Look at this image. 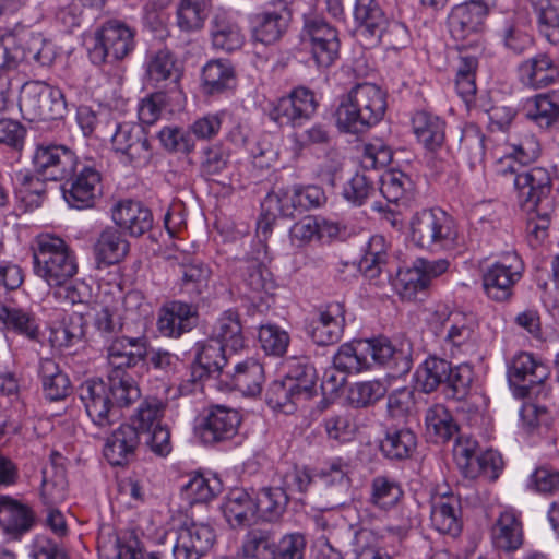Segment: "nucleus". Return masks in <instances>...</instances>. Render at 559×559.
Returning a JSON list of instances; mask_svg holds the SVG:
<instances>
[{"mask_svg":"<svg viewBox=\"0 0 559 559\" xmlns=\"http://www.w3.org/2000/svg\"><path fill=\"white\" fill-rule=\"evenodd\" d=\"M386 107V94L378 85L358 83L341 97L334 112L336 126L344 133H365L383 119Z\"/></svg>","mask_w":559,"mask_h":559,"instance_id":"1","label":"nucleus"},{"mask_svg":"<svg viewBox=\"0 0 559 559\" xmlns=\"http://www.w3.org/2000/svg\"><path fill=\"white\" fill-rule=\"evenodd\" d=\"M34 273L50 287L66 285L78 272L76 259L67 242L50 233L37 235L32 243Z\"/></svg>","mask_w":559,"mask_h":559,"instance_id":"2","label":"nucleus"},{"mask_svg":"<svg viewBox=\"0 0 559 559\" xmlns=\"http://www.w3.org/2000/svg\"><path fill=\"white\" fill-rule=\"evenodd\" d=\"M306 537L301 533L280 535L269 526L251 527L242 539L245 559H304Z\"/></svg>","mask_w":559,"mask_h":559,"instance_id":"3","label":"nucleus"},{"mask_svg":"<svg viewBox=\"0 0 559 559\" xmlns=\"http://www.w3.org/2000/svg\"><path fill=\"white\" fill-rule=\"evenodd\" d=\"M418 388L424 393H431L439 386L448 397L464 400L473 382V369L468 365L453 367L450 361L430 356L416 370Z\"/></svg>","mask_w":559,"mask_h":559,"instance_id":"4","label":"nucleus"},{"mask_svg":"<svg viewBox=\"0 0 559 559\" xmlns=\"http://www.w3.org/2000/svg\"><path fill=\"white\" fill-rule=\"evenodd\" d=\"M19 107L22 117L28 121L58 120L67 112L61 90L39 81L26 82L21 86Z\"/></svg>","mask_w":559,"mask_h":559,"instance_id":"5","label":"nucleus"},{"mask_svg":"<svg viewBox=\"0 0 559 559\" xmlns=\"http://www.w3.org/2000/svg\"><path fill=\"white\" fill-rule=\"evenodd\" d=\"M359 352L366 356L368 369L373 365L389 369L390 376L400 378L407 374L413 366V344L407 338L393 343L386 337L360 340Z\"/></svg>","mask_w":559,"mask_h":559,"instance_id":"6","label":"nucleus"},{"mask_svg":"<svg viewBox=\"0 0 559 559\" xmlns=\"http://www.w3.org/2000/svg\"><path fill=\"white\" fill-rule=\"evenodd\" d=\"M411 228L414 243L431 251L444 248L456 236L453 218L439 207L416 213Z\"/></svg>","mask_w":559,"mask_h":559,"instance_id":"7","label":"nucleus"},{"mask_svg":"<svg viewBox=\"0 0 559 559\" xmlns=\"http://www.w3.org/2000/svg\"><path fill=\"white\" fill-rule=\"evenodd\" d=\"M550 374V369L533 354L520 352L508 364V380L516 397H531Z\"/></svg>","mask_w":559,"mask_h":559,"instance_id":"8","label":"nucleus"},{"mask_svg":"<svg viewBox=\"0 0 559 559\" xmlns=\"http://www.w3.org/2000/svg\"><path fill=\"white\" fill-rule=\"evenodd\" d=\"M34 173L51 181H61L79 166L72 150L64 145L40 143L32 156Z\"/></svg>","mask_w":559,"mask_h":559,"instance_id":"9","label":"nucleus"},{"mask_svg":"<svg viewBox=\"0 0 559 559\" xmlns=\"http://www.w3.org/2000/svg\"><path fill=\"white\" fill-rule=\"evenodd\" d=\"M62 181V195L71 207L83 210L94 206L100 194V174L95 167L79 163L75 170Z\"/></svg>","mask_w":559,"mask_h":559,"instance_id":"10","label":"nucleus"},{"mask_svg":"<svg viewBox=\"0 0 559 559\" xmlns=\"http://www.w3.org/2000/svg\"><path fill=\"white\" fill-rule=\"evenodd\" d=\"M318 103L312 91L306 87L294 88L288 96L271 104L269 117L278 126L298 127L316 112Z\"/></svg>","mask_w":559,"mask_h":559,"instance_id":"11","label":"nucleus"},{"mask_svg":"<svg viewBox=\"0 0 559 559\" xmlns=\"http://www.w3.org/2000/svg\"><path fill=\"white\" fill-rule=\"evenodd\" d=\"M111 145L115 153L135 167L145 166L153 156L146 131L141 124L130 122L117 124Z\"/></svg>","mask_w":559,"mask_h":559,"instance_id":"12","label":"nucleus"},{"mask_svg":"<svg viewBox=\"0 0 559 559\" xmlns=\"http://www.w3.org/2000/svg\"><path fill=\"white\" fill-rule=\"evenodd\" d=\"M240 423L238 411L224 405H212L198 425L197 433L202 443L213 445L233 439Z\"/></svg>","mask_w":559,"mask_h":559,"instance_id":"13","label":"nucleus"},{"mask_svg":"<svg viewBox=\"0 0 559 559\" xmlns=\"http://www.w3.org/2000/svg\"><path fill=\"white\" fill-rule=\"evenodd\" d=\"M175 559H202L215 543L214 528L204 523L185 522L176 531Z\"/></svg>","mask_w":559,"mask_h":559,"instance_id":"14","label":"nucleus"},{"mask_svg":"<svg viewBox=\"0 0 559 559\" xmlns=\"http://www.w3.org/2000/svg\"><path fill=\"white\" fill-rule=\"evenodd\" d=\"M513 186L518 192V201L524 211L544 203L546 210L550 206L551 179L548 171L542 167H534L516 174Z\"/></svg>","mask_w":559,"mask_h":559,"instance_id":"15","label":"nucleus"},{"mask_svg":"<svg viewBox=\"0 0 559 559\" xmlns=\"http://www.w3.org/2000/svg\"><path fill=\"white\" fill-rule=\"evenodd\" d=\"M79 395L94 425L105 428L118 419L119 414L110 402L106 381L102 379L84 381L79 389Z\"/></svg>","mask_w":559,"mask_h":559,"instance_id":"16","label":"nucleus"},{"mask_svg":"<svg viewBox=\"0 0 559 559\" xmlns=\"http://www.w3.org/2000/svg\"><path fill=\"white\" fill-rule=\"evenodd\" d=\"M226 347L219 341L210 338L200 344L194 360L190 367L189 382L198 384L209 378L218 379L225 377L227 367Z\"/></svg>","mask_w":559,"mask_h":559,"instance_id":"17","label":"nucleus"},{"mask_svg":"<svg viewBox=\"0 0 559 559\" xmlns=\"http://www.w3.org/2000/svg\"><path fill=\"white\" fill-rule=\"evenodd\" d=\"M198 307L180 301H167L159 309L157 326L164 336L178 338L197 326Z\"/></svg>","mask_w":559,"mask_h":559,"instance_id":"18","label":"nucleus"},{"mask_svg":"<svg viewBox=\"0 0 559 559\" xmlns=\"http://www.w3.org/2000/svg\"><path fill=\"white\" fill-rule=\"evenodd\" d=\"M344 308L340 302H333L320 309L308 328L311 340L320 346L337 343L344 331Z\"/></svg>","mask_w":559,"mask_h":559,"instance_id":"19","label":"nucleus"},{"mask_svg":"<svg viewBox=\"0 0 559 559\" xmlns=\"http://www.w3.org/2000/svg\"><path fill=\"white\" fill-rule=\"evenodd\" d=\"M110 371H126L145 362L148 355L145 337L120 336L110 341L106 348Z\"/></svg>","mask_w":559,"mask_h":559,"instance_id":"20","label":"nucleus"},{"mask_svg":"<svg viewBox=\"0 0 559 559\" xmlns=\"http://www.w3.org/2000/svg\"><path fill=\"white\" fill-rule=\"evenodd\" d=\"M140 432L134 425L122 424L107 438L104 456L112 466H122L135 457Z\"/></svg>","mask_w":559,"mask_h":559,"instance_id":"21","label":"nucleus"},{"mask_svg":"<svg viewBox=\"0 0 559 559\" xmlns=\"http://www.w3.org/2000/svg\"><path fill=\"white\" fill-rule=\"evenodd\" d=\"M115 224L131 237H140L153 227V215L143 203L122 200L111 210Z\"/></svg>","mask_w":559,"mask_h":559,"instance_id":"22","label":"nucleus"},{"mask_svg":"<svg viewBox=\"0 0 559 559\" xmlns=\"http://www.w3.org/2000/svg\"><path fill=\"white\" fill-rule=\"evenodd\" d=\"M273 9L265 8L248 16L249 29L252 35H285L292 22V12L285 0L271 3Z\"/></svg>","mask_w":559,"mask_h":559,"instance_id":"23","label":"nucleus"},{"mask_svg":"<svg viewBox=\"0 0 559 559\" xmlns=\"http://www.w3.org/2000/svg\"><path fill=\"white\" fill-rule=\"evenodd\" d=\"M354 16L360 26L371 35H384L385 33L401 35L408 33L405 24L392 20L389 21L376 0H356Z\"/></svg>","mask_w":559,"mask_h":559,"instance_id":"24","label":"nucleus"},{"mask_svg":"<svg viewBox=\"0 0 559 559\" xmlns=\"http://www.w3.org/2000/svg\"><path fill=\"white\" fill-rule=\"evenodd\" d=\"M264 381V369L255 360L237 364L233 372L227 371L221 385L226 390H237L245 395L255 396L261 393Z\"/></svg>","mask_w":559,"mask_h":559,"instance_id":"25","label":"nucleus"},{"mask_svg":"<svg viewBox=\"0 0 559 559\" xmlns=\"http://www.w3.org/2000/svg\"><path fill=\"white\" fill-rule=\"evenodd\" d=\"M520 278L519 271L512 270L511 265L497 262L484 273L483 285L490 299L501 302L510 299L512 288Z\"/></svg>","mask_w":559,"mask_h":559,"instance_id":"26","label":"nucleus"},{"mask_svg":"<svg viewBox=\"0 0 559 559\" xmlns=\"http://www.w3.org/2000/svg\"><path fill=\"white\" fill-rule=\"evenodd\" d=\"M0 524L8 535L19 538L33 526L34 514L27 506L8 496H0Z\"/></svg>","mask_w":559,"mask_h":559,"instance_id":"27","label":"nucleus"},{"mask_svg":"<svg viewBox=\"0 0 559 559\" xmlns=\"http://www.w3.org/2000/svg\"><path fill=\"white\" fill-rule=\"evenodd\" d=\"M492 542L497 549L513 552L524 542L522 522L513 510L503 511L492 527Z\"/></svg>","mask_w":559,"mask_h":559,"instance_id":"28","label":"nucleus"},{"mask_svg":"<svg viewBox=\"0 0 559 559\" xmlns=\"http://www.w3.org/2000/svg\"><path fill=\"white\" fill-rule=\"evenodd\" d=\"M460 507V500L453 495L435 499L430 512L432 526L441 534L459 535L462 530Z\"/></svg>","mask_w":559,"mask_h":559,"instance_id":"29","label":"nucleus"},{"mask_svg":"<svg viewBox=\"0 0 559 559\" xmlns=\"http://www.w3.org/2000/svg\"><path fill=\"white\" fill-rule=\"evenodd\" d=\"M234 67L222 59L210 60L202 69V91L206 95H217L236 86Z\"/></svg>","mask_w":559,"mask_h":559,"instance_id":"30","label":"nucleus"},{"mask_svg":"<svg viewBox=\"0 0 559 559\" xmlns=\"http://www.w3.org/2000/svg\"><path fill=\"white\" fill-rule=\"evenodd\" d=\"M417 140L428 151L440 148L445 139V122L428 111H417L412 119Z\"/></svg>","mask_w":559,"mask_h":559,"instance_id":"31","label":"nucleus"},{"mask_svg":"<svg viewBox=\"0 0 559 559\" xmlns=\"http://www.w3.org/2000/svg\"><path fill=\"white\" fill-rule=\"evenodd\" d=\"M426 432L431 442L445 443L459 432V426L449 409L435 404L426 411Z\"/></svg>","mask_w":559,"mask_h":559,"instance_id":"32","label":"nucleus"},{"mask_svg":"<svg viewBox=\"0 0 559 559\" xmlns=\"http://www.w3.org/2000/svg\"><path fill=\"white\" fill-rule=\"evenodd\" d=\"M416 447L417 437L408 428H389L379 444L380 452L390 461L411 457Z\"/></svg>","mask_w":559,"mask_h":559,"instance_id":"33","label":"nucleus"},{"mask_svg":"<svg viewBox=\"0 0 559 559\" xmlns=\"http://www.w3.org/2000/svg\"><path fill=\"white\" fill-rule=\"evenodd\" d=\"M284 379L294 386L297 396L304 402L317 395V370L307 359H293Z\"/></svg>","mask_w":559,"mask_h":559,"instance_id":"34","label":"nucleus"},{"mask_svg":"<svg viewBox=\"0 0 559 559\" xmlns=\"http://www.w3.org/2000/svg\"><path fill=\"white\" fill-rule=\"evenodd\" d=\"M486 8L480 2H472L455 8L448 17L450 32L471 35L484 32Z\"/></svg>","mask_w":559,"mask_h":559,"instance_id":"35","label":"nucleus"},{"mask_svg":"<svg viewBox=\"0 0 559 559\" xmlns=\"http://www.w3.org/2000/svg\"><path fill=\"white\" fill-rule=\"evenodd\" d=\"M39 376L45 396L50 401L66 399L72 391L71 382L59 365L50 359L44 358L39 364Z\"/></svg>","mask_w":559,"mask_h":559,"instance_id":"36","label":"nucleus"},{"mask_svg":"<svg viewBox=\"0 0 559 559\" xmlns=\"http://www.w3.org/2000/svg\"><path fill=\"white\" fill-rule=\"evenodd\" d=\"M223 512L233 527L250 524L258 516L253 496L242 489H236L229 493Z\"/></svg>","mask_w":559,"mask_h":559,"instance_id":"37","label":"nucleus"},{"mask_svg":"<svg viewBox=\"0 0 559 559\" xmlns=\"http://www.w3.org/2000/svg\"><path fill=\"white\" fill-rule=\"evenodd\" d=\"M526 117L542 128L559 121V90L535 95L525 105Z\"/></svg>","mask_w":559,"mask_h":559,"instance_id":"38","label":"nucleus"},{"mask_svg":"<svg viewBox=\"0 0 559 559\" xmlns=\"http://www.w3.org/2000/svg\"><path fill=\"white\" fill-rule=\"evenodd\" d=\"M94 251L98 264L111 265L120 262L127 255L129 242L118 229L108 227L100 233Z\"/></svg>","mask_w":559,"mask_h":559,"instance_id":"39","label":"nucleus"},{"mask_svg":"<svg viewBox=\"0 0 559 559\" xmlns=\"http://www.w3.org/2000/svg\"><path fill=\"white\" fill-rule=\"evenodd\" d=\"M106 383L110 402L117 414L120 408L130 406L141 396L139 386L127 371H110Z\"/></svg>","mask_w":559,"mask_h":559,"instance_id":"40","label":"nucleus"},{"mask_svg":"<svg viewBox=\"0 0 559 559\" xmlns=\"http://www.w3.org/2000/svg\"><path fill=\"white\" fill-rule=\"evenodd\" d=\"M211 338L219 341L221 344L233 352L242 349L246 345V338L239 314L233 310L225 311L215 323Z\"/></svg>","mask_w":559,"mask_h":559,"instance_id":"41","label":"nucleus"},{"mask_svg":"<svg viewBox=\"0 0 559 559\" xmlns=\"http://www.w3.org/2000/svg\"><path fill=\"white\" fill-rule=\"evenodd\" d=\"M258 516L264 521H276L285 512L289 502L288 496L281 488L263 487L254 493Z\"/></svg>","mask_w":559,"mask_h":559,"instance_id":"42","label":"nucleus"},{"mask_svg":"<svg viewBox=\"0 0 559 559\" xmlns=\"http://www.w3.org/2000/svg\"><path fill=\"white\" fill-rule=\"evenodd\" d=\"M403 496L404 491L396 479L379 475L371 480L368 501L379 509L389 510L395 507Z\"/></svg>","mask_w":559,"mask_h":559,"instance_id":"43","label":"nucleus"},{"mask_svg":"<svg viewBox=\"0 0 559 559\" xmlns=\"http://www.w3.org/2000/svg\"><path fill=\"white\" fill-rule=\"evenodd\" d=\"M555 73L554 62L546 55H538L520 67L521 81L534 88H542L551 84L555 80Z\"/></svg>","mask_w":559,"mask_h":559,"instance_id":"44","label":"nucleus"},{"mask_svg":"<svg viewBox=\"0 0 559 559\" xmlns=\"http://www.w3.org/2000/svg\"><path fill=\"white\" fill-rule=\"evenodd\" d=\"M41 499L46 507L63 502L68 496V480L63 467L51 465L43 471Z\"/></svg>","mask_w":559,"mask_h":559,"instance_id":"45","label":"nucleus"},{"mask_svg":"<svg viewBox=\"0 0 559 559\" xmlns=\"http://www.w3.org/2000/svg\"><path fill=\"white\" fill-rule=\"evenodd\" d=\"M265 401L267 405L276 411L285 414H292L296 408L304 403L294 391V386L289 384L284 378L273 381L265 393Z\"/></svg>","mask_w":559,"mask_h":559,"instance_id":"46","label":"nucleus"},{"mask_svg":"<svg viewBox=\"0 0 559 559\" xmlns=\"http://www.w3.org/2000/svg\"><path fill=\"white\" fill-rule=\"evenodd\" d=\"M207 17V0H180L177 24L186 33L199 32Z\"/></svg>","mask_w":559,"mask_h":559,"instance_id":"47","label":"nucleus"},{"mask_svg":"<svg viewBox=\"0 0 559 559\" xmlns=\"http://www.w3.org/2000/svg\"><path fill=\"white\" fill-rule=\"evenodd\" d=\"M146 76L152 82L179 79V71L173 53L168 49L152 52L146 61Z\"/></svg>","mask_w":559,"mask_h":559,"instance_id":"48","label":"nucleus"},{"mask_svg":"<svg viewBox=\"0 0 559 559\" xmlns=\"http://www.w3.org/2000/svg\"><path fill=\"white\" fill-rule=\"evenodd\" d=\"M459 153L468 162L471 167L484 160L486 154L485 135L477 126L467 124L462 130Z\"/></svg>","mask_w":559,"mask_h":559,"instance_id":"49","label":"nucleus"},{"mask_svg":"<svg viewBox=\"0 0 559 559\" xmlns=\"http://www.w3.org/2000/svg\"><path fill=\"white\" fill-rule=\"evenodd\" d=\"M242 282L245 286L254 294L264 293L271 295L275 287L270 270L255 259L246 262Z\"/></svg>","mask_w":559,"mask_h":559,"instance_id":"50","label":"nucleus"},{"mask_svg":"<svg viewBox=\"0 0 559 559\" xmlns=\"http://www.w3.org/2000/svg\"><path fill=\"white\" fill-rule=\"evenodd\" d=\"M359 349L360 340L341 345L333 356V366L346 374L367 370L366 356Z\"/></svg>","mask_w":559,"mask_h":559,"instance_id":"51","label":"nucleus"},{"mask_svg":"<svg viewBox=\"0 0 559 559\" xmlns=\"http://www.w3.org/2000/svg\"><path fill=\"white\" fill-rule=\"evenodd\" d=\"M0 321L7 329L27 336L29 340H36L38 328L27 312L22 309L11 308L0 302Z\"/></svg>","mask_w":559,"mask_h":559,"instance_id":"52","label":"nucleus"},{"mask_svg":"<svg viewBox=\"0 0 559 559\" xmlns=\"http://www.w3.org/2000/svg\"><path fill=\"white\" fill-rule=\"evenodd\" d=\"M258 340L264 353L275 357H282L290 342L287 331L272 323L260 325Z\"/></svg>","mask_w":559,"mask_h":559,"instance_id":"53","label":"nucleus"},{"mask_svg":"<svg viewBox=\"0 0 559 559\" xmlns=\"http://www.w3.org/2000/svg\"><path fill=\"white\" fill-rule=\"evenodd\" d=\"M181 288L189 295L199 296L207 287L211 271L199 260H191L181 264Z\"/></svg>","mask_w":559,"mask_h":559,"instance_id":"54","label":"nucleus"},{"mask_svg":"<svg viewBox=\"0 0 559 559\" xmlns=\"http://www.w3.org/2000/svg\"><path fill=\"white\" fill-rule=\"evenodd\" d=\"M302 44L319 67H330L338 57V37H308Z\"/></svg>","mask_w":559,"mask_h":559,"instance_id":"55","label":"nucleus"},{"mask_svg":"<svg viewBox=\"0 0 559 559\" xmlns=\"http://www.w3.org/2000/svg\"><path fill=\"white\" fill-rule=\"evenodd\" d=\"M165 407L166 404L156 397L144 400L132 417V425L138 428L140 433L151 431L157 423H160Z\"/></svg>","mask_w":559,"mask_h":559,"instance_id":"56","label":"nucleus"},{"mask_svg":"<svg viewBox=\"0 0 559 559\" xmlns=\"http://www.w3.org/2000/svg\"><path fill=\"white\" fill-rule=\"evenodd\" d=\"M411 188L412 180L403 171L391 169L381 176L380 192L391 203L399 202Z\"/></svg>","mask_w":559,"mask_h":559,"instance_id":"57","label":"nucleus"},{"mask_svg":"<svg viewBox=\"0 0 559 559\" xmlns=\"http://www.w3.org/2000/svg\"><path fill=\"white\" fill-rule=\"evenodd\" d=\"M229 152L222 144L206 146L202 152L200 170L204 177L221 175L228 166Z\"/></svg>","mask_w":559,"mask_h":559,"instance_id":"58","label":"nucleus"},{"mask_svg":"<svg viewBox=\"0 0 559 559\" xmlns=\"http://www.w3.org/2000/svg\"><path fill=\"white\" fill-rule=\"evenodd\" d=\"M346 468V464H343L341 461H335L320 471V476L324 479L325 484L336 486L337 488L338 497L330 509L344 504V498L350 486V479L347 476Z\"/></svg>","mask_w":559,"mask_h":559,"instance_id":"59","label":"nucleus"},{"mask_svg":"<svg viewBox=\"0 0 559 559\" xmlns=\"http://www.w3.org/2000/svg\"><path fill=\"white\" fill-rule=\"evenodd\" d=\"M386 393V388L380 381H366L356 383L348 393V400L354 407H367Z\"/></svg>","mask_w":559,"mask_h":559,"instance_id":"60","label":"nucleus"},{"mask_svg":"<svg viewBox=\"0 0 559 559\" xmlns=\"http://www.w3.org/2000/svg\"><path fill=\"white\" fill-rule=\"evenodd\" d=\"M93 326L105 341H112L122 330L121 317L114 308L100 307L95 311Z\"/></svg>","mask_w":559,"mask_h":559,"instance_id":"61","label":"nucleus"},{"mask_svg":"<svg viewBox=\"0 0 559 559\" xmlns=\"http://www.w3.org/2000/svg\"><path fill=\"white\" fill-rule=\"evenodd\" d=\"M221 490V481L217 478L207 479L198 475L189 480L183 491L190 503H202L210 501Z\"/></svg>","mask_w":559,"mask_h":559,"instance_id":"62","label":"nucleus"},{"mask_svg":"<svg viewBox=\"0 0 559 559\" xmlns=\"http://www.w3.org/2000/svg\"><path fill=\"white\" fill-rule=\"evenodd\" d=\"M376 193L373 181L357 173L343 189V197L355 206H361Z\"/></svg>","mask_w":559,"mask_h":559,"instance_id":"63","label":"nucleus"},{"mask_svg":"<svg viewBox=\"0 0 559 559\" xmlns=\"http://www.w3.org/2000/svg\"><path fill=\"white\" fill-rule=\"evenodd\" d=\"M162 145L169 152L188 154L194 148V139L188 130L165 127L158 132Z\"/></svg>","mask_w":559,"mask_h":559,"instance_id":"64","label":"nucleus"}]
</instances>
